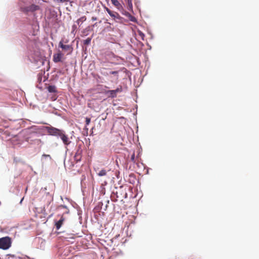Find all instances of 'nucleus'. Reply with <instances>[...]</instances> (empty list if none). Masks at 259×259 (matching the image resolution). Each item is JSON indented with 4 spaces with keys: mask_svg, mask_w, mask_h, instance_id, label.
I'll list each match as a JSON object with an SVG mask.
<instances>
[{
    "mask_svg": "<svg viewBox=\"0 0 259 259\" xmlns=\"http://www.w3.org/2000/svg\"><path fill=\"white\" fill-rule=\"evenodd\" d=\"M45 129L47 131L48 135L59 137L65 146H68L70 144L71 141L64 131L52 126H45Z\"/></svg>",
    "mask_w": 259,
    "mask_h": 259,
    "instance_id": "1",
    "label": "nucleus"
},
{
    "mask_svg": "<svg viewBox=\"0 0 259 259\" xmlns=\"http://www.w3.org/2000/svg\"><path fill=\"white\" fill-rule=\"evenodd\" d=\"M11 240L8 237L0 238V248L7 249L11 246Z\"/></svg>",
    "mask_w": 259,
    "mask_h": 259,
    "instance_id": "2",
    "label": "nucleus"
},
{
    "mask_svg": "<svg viewBox=\"0 0 259 259\" xmlns=\"http://www.w3.org/2000/svg\"><path fill=\"white\" fill-rule=\"evenodd\" d=\"M39 8H40L38 6L32 4L29 6L22 8V11L25 13H27L29 12H33L35 11L38 10Z\"/></svg>",
    "mask_w": 259,
    "mask_h": 259,
    "instance_id": "3",
    "label": "nucleus"
},
{
    "mask_svg": "<svg viewBox=\"0 0 259 259\" xmlns=\"http://www.w3.org/2000/svg\"><path fill=\"white\" fill-rule=\"evenodd\" d=\"M104 8H105V10H106V11L109 14V15L112 18H113L114 19H120V16L119 14L117 12H114V11H112L110 10L108 8H107L106 7H105Z\"/></svg>",
    "mask_w": 259,
    "mask_h": 259,
    "instance_id": "4",
    "label": "nucleus"
},
{
    "mask_svg": "<svg viewBox=\"0 0 259 259\" xmlns=\"http://www.w3.org/2000/svg\"><path fill=\"white\" fill-rule=\"evenodd\" d=\"M59 47L62 48L63 50H64L65 51H69V53H70L72 51V49H73L71 47V46H70V45H64L63 44L62 41H60L59 44Z\"/></svg>",
    "mask_w": 259,
    "mask_h": 259,
    "instance_id": "5",
    "label": "nucleus"
},
{
    "mask_svg": "<svg viewBox=\"0 0 259 259\" xmlns=\"http://www.w3.org/2000/svg\"><path fill=\"white\" fill-rule=\"evenodd\" d=\"M63 56V54L61 52H59L57 54H54L53 58V61L55 63H58L61 61V59L62 58Z\"/></svg>",
    "mask_w": 259,
    "mask_h": 259,
    "instance_id": "6",
    "label": "nucleus"
},
{
    "mask_svg": "<svg viewBox=\"0 0 259 259\" xmlns=\"http://www.w3.org/2000/svg\"><path fill=\"white\" fill-rule=\"evenodd\" d=\"M64 221L65 218H64L63 215H62L60 219L58 221L56 222L55 226L57 230H59L61 227Z\"/></svg>",
    "mask_w": 259,
    "mask_h": 259,
    "instance_id": "7",
    "label": "nucleus"
},
{
    "mask_svg": "<svg viewBox=\"0 0 259 259\" xmlns=\"http://www.w3.org/2000/svg\"><path fill=\"white\" fill-rule=\"evenodd\" d=\"M81 151L78 150L75 154L74 158L77 161H79L81 160Z\"/></svg>",
    "mask_w": 259,
    "mask_h": 259,
    "instance_id": "8",
    "label": "nucleus"
},
{
    "mask_svg": "<svg viewBox=\"0 0 259 259\" xmlns=\"http://www.w3.org/2000/svg\"><path fill=\"white\" fill-rule=\"evenodd\" d=\"M112 4L117 9L121 7V5L117 0H111Z\"/></svg>",
    "mask_w": 259,
    "mask_h": 259,
    "instance_id": "9",
    "label": "nucleus"
},
{
    "mask_svg": "<svg viewBox=\"0 0 259 259\" xmlns=\"http://www.w3.org/2000/svg\"><path fill=\"white\" fill-rule=\"evenodd\" d=\"M48 90L50 93L57 92L56 88L55 85H49L48 87Z\"/></svg>",
    "mask_w": 259,
    "mask_h": 259,
    "instance_id": "10",
    "label": "nucleus"
},
{
    "mask_svg": "<svg viewBox=\"0 0 259 259\" xmlns=\"http://www.w3.org/2000/svg\"><path fill=\"white\" fill-rule=\"evenodd\" d=\"M107 93L110 94L109 97L111 98H115L117 96V94L114 90H109L107 92Z\"/></svg>",
    "mask_w": 259,
    "mask_h": 259,
    "instance_id": "11",
    "label": "nucleus"
},
{
    "mask_svg": "<svg viewBox=\"0 0 259 259\" xmlns=\"http://www.w3.org/2000/svg\"><path fill=\"white\" fill-rule=\"evenodd\" d=\"M106 174V170L105 169H103L99 171V172H98L97 175L100 177H102L105 176Z\"/></svg>",
    "mask_w": 259,
    "mask_h": 259,
    "instance_id": "12",
    "label": "nucleus"
},
{
    "mask_svg": "<svg viewBox=\"0 0 259 259\" xmlns=\"http://www.w3.org/2000/svg\"><path fill=\"white\" fill-rule=\"evenodd\" d=\"M128 9L131 10L133 8L132 0H126Z\"/></svg>",
    "mask_w": 259,
    "mask_h": 259,
    "instance_id": "13",
    "label": "nucleus"
},
{
    "mask_svg": "<svg viewBox=\"0 0 259 259\" xmlns=\"http://www.w3.org/2000/svg\"><path fill=\"white\" fill-rule=\"evenodd\" d=\"M86 19H87V18L85 16H82L77 20V23L78 24H79L80 22H83L85 21L86 20Z\"/></svg>",
    "mask_w": 259,
    "mask_h": 259,
    "instance_id": "14",
    "label": "nucleus"
},
{
    "mask_svg": "<svg viewBox=\"0 0 259 259\" xmlns=\"http://www.w3.org/2000/svg\"><path fill=\"white\" fill-rule=\"evenodd\" d=\"M91 38L88 37L83 41V44L85 45H88L91 43Z\"/></svg>",
    "mask_w": 259,
    "mask_h": 259,
    "instance_id": "15",
    "label": "nucleus"
},
{
    "mask_svg": "<svg viewBox=\"0 0 259 259\" xmlns=\"http://www.w3.org/2000/svg\"><path fill=\"white\" fill-rule=\"evenodd\" d=\"M118 72L117 71H111L110 72V74L117 75V79H118Z\"/></svg>",
    "mask_w": 259,
    "mask_h": 259,
    "instance_id": "16",
    "label": "nucleus"
},
{
    "mask_svg": "<svg viewBox=\"0 0 259 259\" xmlns=\"http://www.w3.org/2000/svg\"><path fill=\"white\" fill-rule=\"evenodd\" d=\"M115 93L117 94L118 93L121 92L122 91V87L120 86L119 88H117L116 90H114Z\"/></svg>",
    "mask_w": 259,
    "mask_h": 259,
    "instance_id": "17",
    "label": "nucleus"
},
{
    "mask_svg": "<svg viewBox=\"0 0 259 259\" xmlns=\"http://www.w3.org/2000/svg\"><path fill=\"white\" fill-rule=\"evenodd\" d=\"M91 122V119L89 117L85 118V123L86 125H89Z\"/></svg>",
    "mask_w": 259,
    "mask_h": 259,
    "instance_id": "18",
    "label": "nucleus"
},
{
    "mask_svg": "<svg viewBox=\"0 0 259 259\" xmlns=\"http://www.w3.org/2000/svg\"><path fill=\"white\" fill-rule=\"evenodd\" d=\"M130 19L131 21L132 22H135L136 21V19L134 17V16H130Z\"/></svg>",
    "mask_w": 259,
    "mask_h": 259,
    "instance_id": "19",
    "label": "nucleus"
},
{
    "mask_svg": "<svg viewBox=\"0 0 259 259\" xmlns=\"http://www.w3.org/2000/svg\"><path fill=\"white\" fill-rule=\"evenodd\" d=\"M61 208L67 209V206L65 205H61L58 206V208Z\"/></svg>",
    "mask_w": 259,
    "mask_h": 259,
    "instance_id": "20",
    "label": "nucleus"
},
{
    "mask_svg": "<svg viewBox=\"0 0 259 259\" xmlns=\"http://www.w3.org/2000/svg\"><path fill=\"white\" fill-rule=\"evenodd\" d=\"M42 156L45 157H49L50 159H51V157L50 155L44 154Z\"/></svg>",
    "mask_w": 259,
    "mask_h": 259,
    "instance_id": "21",
    "label": "nucleus"
},
{
    "mask_svg": "<svg viewBox=\"0 0 259 259\" xmlns=\"http://www.w3.org/2000/svg\"><path fill=\"white\" fill-rule=\"evenodd\" d=\"M92 20L93 21H95V20H97V17H93L92 18Z\"/></svg>",
    "mask_w": 259,
    "mask_h": 259,
    "instance_id": "22",
    "label": "nucleus"
},
{
    "mask_svg": "<svg viewBox=\"0 0 259 259\" xmlns=\"http://www.w3.org/2000/svg\"><path fill=\"white\" fill-rule=\"evenodd\" d=\"M134 158H135V155H134H134L132 156V159L133 160H134Z\"/></svg>",
    "mask_w": 259,
    "mask_h": 259,
    "instance_id": "23",
    "label": "nucleus"
},
{
    "mask_svg": "<svg viewBox=\"0 0 259 259\" xmlns=\"http://www.w3.org/2000/svg\"><path fill=\"white\" fill-rule=\"evenodd\" d=\"M107 74H108L107 73H106V74L104 73V75H107Z\"/></svg>",
    "mask_w": 259,
    "mask_h": 259,
    "instance_id": "24",
    "label": "nucleus"
}]
</instances>
